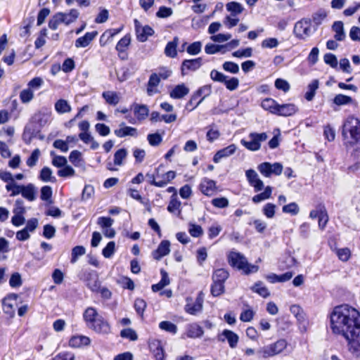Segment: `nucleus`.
I'll return each instance as SVG.
<instances>
[{
  "instance_id": "f257e3e1",
  "label": "nucleus",
  "mask_w": 360,
  "mask_h": 360,
  "mask_svg": "<svg viewBox=\"0 0 360 360\" xmlns=\"http://www.w3.org/2000/svg\"><path fill=\"white\" fill-rule=\"evenodd\" d=\"M330 328L334 334L344 337L349 350L360 354V312L355 308L342 304L335 307L330 316Z\"/></svg>"
},
{
  "instance_id": "f03ea898",
  "label": "nucleus",
  "mask_w": 360,
  "mask_h": 360,
  "mask_svg": "<svg viewBox=\"0 0 360 360\" xmlns=\"http://www.w3.org/2000/svg\"><path fill=\"white\" fill-rule=\"evenodd\" d=\"M341 134L346 147L360 144V120L349 116L342 124Z\"/></svg>"
},
{
  "instance_id": "7ed1b4c3",
  "label": "nucleus",
  "mask_w": 360,
  "mask_h": 360,
  "mask_svg": "<svg viewBox=\"0 0 360 360\" xmlns=\"http://www.w3.org/2000/svg\"><path fill=\"white\" fill-rule=\"evenodd\" d=\"M229 264L235 268L243 270L246 274L257 272L259 267L248 264L246 258L242 254L231 252L228 256Z\"/></svg>"
},
{
  "instance_id": "20e7f679",
  "label": "nucleus",
  "mask_w": 360,
  "mask_h": 360,
  "mask_svg": "<svg viewBox=\"0 0 360 360\" xmlns=\"http://www.w3.org/2000/svg\"><path fill=\"white\" fill-rule=\"evenodd\" d=\"M288 343L285 340L280 339L273 344L264 346L258 350L263 358H268L281 353L286 347Z\"/></svg>"
},
{
  "instance_id": "39448f33",
  "label": "nucleus",
  "mask_w": 360,
  "mask_h": 360,
  "mask_svg": "<svg viewBox=\"0 0 360 360\" xmlns=\"http://www.w3.org/2000/svg\"><path fill=\"white\" fill-rule=\"evenodd\" d=\"M250 141L242 139L240 141L241 144L245 146L248 150L251 151H257L261 148V142L264 141L267 139V134L263 133H250L249 134Z\"/></svg>"
},
{
  "instance_id": "423d86ee",
  "label": "nucleus",
  "mask_w": 360,
  "mask_h": 360,
  "mask_svg": "<svg viewBox=\"0 0 360 360\" xmlns=\"http://www.w3.org/2000/svg\"><path fill=\"white\" fill-rule=\"evenodd\" d=\"M311 20L304 18L297 22L295 25L293 32L295 36L301 39H304L310 36Z\"/></svg>"
},
{
  "instance_id": "0eeeda50",
  "label": "nucleus",
  "mask_w": 360,
  "mask_h": 360,
  "mask_svg": "<svg viewBox=\"0 0 360 360\" xmlns=\"http://www.w3.org/2000/svg\"><path fill=\"white\" fill-rule=\"evenodd\" d=\"M257 169L262 175L269 177L271 174L280 175L283 171V165L279 162L271 164L265 162L259 165Z\"/></svg>"
},
{
  "instance_id": "6e6552de",
  "label": "nucleus",
  "mask_w": 360,
  "mask_h": 360,
  "mask_svg": "<svg viewBox=\"0 0 360 360\" xmlns=\"http://www.w3.org/2000/svg\"><path fill=\"white\" fill-rule=\"evenodd\" d=\"M134 25L136 37L139 41H146L148 37L152 36L154 33L153 30L150 26H142L137 19L134 20Z\"/></svg>"
},
{
  "instance_id": "1a4fd4ad",
  "label": "nucleus",
  "mask_w": 360,
  "mask_h": 360,
  "mask_svg": "<svg viewBox=\"0 0 360 360\" xmlns=\"http://www.w3.org/2000/svg\"><path fill=\"white\" fill-rule=\"evenodd\" d=\"M217 340L219 342H224L226 340L228 341L229 347L232 349L236 348L238 345L239 337L238 335L233 332L232 330L225 329L221 333L217 336Z\"/></svg>"
},
{
  "instance_id": "9d476101",
  "label": "nucleus",
  "mask_w": 360,
  "mask_h": 360,
  "mask_svg": "<svg viewBox=\"0 0 360 360\" xmlns=\"http://www.w3.org/2000/svg\"><path fill=\"white\" fill-rule=\"evenodd\" d=\"M245 175L250 185L254 187L255 192H259L264 188L263 181L259 178L257 173L254 169H248L245 172Z\"/></svg>"
},
{
  "instance_id": "9b49d317",
  "label": "nucleus",
  "mask_w": 360,
  "mask_h": 360,
  "mask_svg": "<svg viewBox=\"0 0 360 360\" xmlns=\"http://www.w3.org/2000/svg\"><path fill=\"white\" fill-rule=\"evenodd\" d=\"M202 65V58L186 59L181 63V70L183 75L188 74V71H195Z\"/></svg>"
},
{
  "instance_id": "f8f14e48",
  "label": "nucleus",
  "mask_w": 360,
  "mask_h": 360,
  "mask_svg": "<svg viewBox=\"0 0 360 360\" xmlns=\"http://www.w3.org/2000/svg\"><path fill=\"white\" fill-rule=\"evenodd\" d=\"M90 329L96 333L103 335H108L111 333V326L110 323L102 316L91 326Z\"/></svg>"
},
{
  "instance_id": "ddd939ff",
  "label": "nucleus",
  "mask_w": 360,
  "mask_h": 360,
  "mask_svg": "<svg viewBox=\"0 0 360 360\" xmlns=\"http://www.w3.org/2000/svg\"><path fill=\"white\" fill-rule=\"evenodd\" d=\"M200 189L205 195H213L217 192L216 182L213 180L205 178L200 184Z\"/></svg>"
},
{
  "instance_id": "4468645a",
  "label": "nucleus",
  "mask_w": 360,
  "mask_h": 360,
  "mask_svg": "<svg viewBox=\"0 0 360 360\" xmlns=\"http://www.w3.org/2000/svg\"><path fill=\"white\" fill-rule=\"evenodd\" d=\"M170 252V243L169 240H162L159 244L158 248L152 252L153 258L160 260L164 256Z\"/></svg>"
},
{
  "instance_id": "2eb2a0df",
  "label": "nucleus",
  "mask_w": 360,
  "mask_h": 360,
  "mask_svg": "<svg viewBox=\"0 0 360 360\" xmlns=\"http://www.w3.org/2000/svg\"><path fill=\"white\" fill-rule=\"evenodd\" d=\"M150 352L155 360H165V352L160 341L154 340L149 343Z\"/></svg>"
},
{
  "instance_id": "dca6fc26",
  "label": "nucleus",
  "mask_w": 360,
  "mask_h": 360,
  "mask_svg": "<svg viewBox=\"0 0 360 360\" xmlns=\"http://www.w3.org/2000/svg\"><path fill=\"white\" fill-rule=\"evenodd\" d=\"M101 316L98 314L96 309L91 307H88L83 314L84 319L89 328H90L91 326L94 324Z\"/></svg>"
},
{
  "instance_id": "f3484780",
  "label": "nucleus",
  "mask_w": 360,
  "mask_h": 360,
  "mask_svg": "<svg viewBox=\"0 0 360 360\" xmlns=\"http://www.w3.org/2000/svg\"><path fill=\"white\" fill-rule=\"evenodd\" d=\"M236 150V146L234 144H231L226 148L218 150L213 158V161L218 163L222 158L229 157L233 155Z\"/></svg>"
},
{
  "instance_id": "a211bd4d",
  "label": "nucleus",
  "mask_w": 360,
  "mask_h": 360,
  "mask_svg": "<svg viewBox=\"0 0 360 360\" xmlns=\"http://www.w3.org/2000/svg\"><path fill=\"white\" fill-rule=\"evenodd\" d=\"M15 193H20L23 198L29 201H33L36 198V190L33 184L22 185L20 191H16Z\"/></svg>"
},
{
  "instance_id": "6ab92c4d",
  "label": "nucleus",
  "mask_w": 360,
  "mask_h": 360,
  "mask_svg": "<svg viewBox=\"0 0 360 360\" xmlns=\"http://www.w3.org/2000/svg\"><path fill=\"white\" fill-rule=\"evenodd\" d=\"M204 330L198 323H191L186 326V334L188 338H197L202 336Z\"/></svg>"
},
{
  "instance_id": "aec40b11",
  "label": "nucleus",
  "mask_w": 360,
  "mask_h": 360,
  "mask_svg": "<svg viewBox=\"0 0 360 360\" xmlns=\"http://www.w3.org/2000/svg\"><path fill=\"white\" fill-rule=\"evenodd\" d=\"M297 111V108L295 105L292 103H287L283 105H279L277 109L276 115L280 116H290L294 115Z\"/></svg>"
},
{
  "instance_id": "412c9836",
  "label": "nucleus",
  "mask_w": 360,
  "mask_h": 360,
  "mask_svg": "<svg viewBox=\"0 0 360 360\" xmlns=\"http://www.w3.org/2000/svg\"><path fill=\"white\" fill-rule=\"evenodd\" d=\"M97 34L96 31L86 32L84 36L78 38L75 41V46L77 48L87 46Z\"/></svg>"
},
{
  "instance_id": "4be33fe9",
  "label": "nucleus",
  "mask_w": 360,
  "mask_h": 360,
  "mask_svg": "<svg viewBox=\"0 0 360 360\" xmlns=\"http://www.w3.org/2000/svg\"><path fill=\"white\" fill-rule=\"evenodd\" d=\"M90 338L84 335L73 336L69 341V345L72 347H81L87 346L90 344Z\"/></svg>"
},
{
  "instance_id": "5701e85b",
  "label": "nucleus",
  "mask_w": 360,
  "mask_h": 360,
  "mask_svg": "<svg viewBox=\"0 0 360 360\" xmlns=\"http://www.w3.org/2000/svg\"><path fill=\"white\" fill-rule=\"evenodd\" d=\"M189 93V89L184 84L176 85L169 93V96L172 98L180 99L184 98Z\"/></svg>"
},
{
  "instance_id": "b1692460",
  "label": "nucleus",
  "mask_w": 360,
  "mask_h": 360,
  "mask_svg": "<svg viewBox=\"0 0 360 360\" xmlns=\"http://www.w3.org/2000/svg\"><path fill=\"white\" fill-rule=\"evenodd\" d=\"M332 29L335 32L334 37L337 41H341L345 39L346 34L344 30V24L342 21H335L332 26Z\"/></svg>"
},
{
  "instance_id": "393cba45",
  "label": "nucleus",
  "mask_w": 360,
  "mask_h": 360,
  "mask_svg": "<svg viewBox=\"0 0 360 360\" xmlns=\"http://www.w3.org/2000/svg\"><path fill=\"white\" fill-rule=\"evenodd\" d=\"M117 137H125L127 136L136 137L138 136L137 129L131 127H124L114 131Z\"/></svg>"
},
{
  "instance_id": "a878e982",
  "label": "nucleus",
  "mask_w": 360,
  "mask_h": 360,
  "mask_svg": "<svg viewBox=\"0 0 360 360\" xmlns=\"http://www.w3.org/2000/svg\"><path fill=\"white\" fill-rule=\"evenodd\" d=\"M160 82V79L158 75L155 73H153L148 80L147 93L148 96H152L158 92V90L155 89Z\"/></svg>"
},
{
  "instance_id": "bb28decb",
  "label": "nucleus",
  "mask_w": 360,
  "mask_h": 360,
  "mask_svg": "<svg viewBox=\"0 0 360 360\" xmlns=\"http://www.w3.org/2000/svg\"><path fill=\"white\" fill-rule=\"evenodd\" d=\"M319 82L318 79L312 80L307 86V91L304 94V98L308 101H311L314 99L316 91L319 89Z\"/></svg>"
},
{
  "instance_id": "cd10ccee",
  "label": "nucleus",
  "mask_w": 360,
  "mask_h": 360,
  "mask_svg": "<svg viewBox=\"0 0 360 360\" xmlns=\"http://www.w3.org/2000/svg\"><path fill=\"white\" fill-rule=\"evenodd\" d=\"M179 44V38L175 37L172 41H169L166 45L165 49V53L167 56L174 58L177 55L176 46Z\"/></svg>"
},
{
  "instance_id": "c85d7f7f",
  "label": "nucleus",
  "mask_w": 360,
  "mask_h": 360,
  "mask_svg": "<svg viewBox=\"0 0 360 360\" xmlns=\"http://www.w3.org/2000/svg\"><path fill=\"white\" fill-rule=\"evenodd\" d=\"M211 93V86L210 85H205L200 87L196 93L193 95V100H197L198 97H200L202 94H205L204 96L198 101L196 104L192 108L191 110L195 108L205 98L210 95Z\"/></svg>"
},
{
  "instance_id": "c756f323",
  "label": "nucleus",
  "mask_w": 360,
  "mask_h": 360,
  "mask_svg": "<svg viewBox=\"0 0 360 360\" xmlns=\"http://www.w3.org/2000/svg\"><path fill=\"white\" fill-rule=\"evenodd\" d=\"M54 108L59 114L68 113L72 110V108L68 101L62 98L55 103Z\"/></svg>"
},
{
  "instance_id": "7c9ffc66",
  "label": "nucleus",
  "mask_w": 360,
  "mask_h": 360,
  "mask_svg": "<svg viewBox=\"0 0 360 360\" xmlns=\"http://www.w3.org/2000/svg\"><path fill=\"white\" fill-rule=\"evenodd\" d=\"M181 202L177 199V196L176 194H174L171 197V200L167 206V210L170 213L175 214L177 212V216L179 217L181 214Z\"/></svg>"
},
{
  "instance_id": "2f4dec72",
  "label": "nucleus",
  "mask_w": 360,
  "mask_h": 360,
  "mask_svg": "<svg viewBox=\"0 0 360 360\" xmlns=\"http://www.w3.org/2000/svg\"><path fill=\"white\" fill-rule=\"evenodd\" d=\"M261 106L265 110H269L270 112L276 115L278 104L274 99L268 98L262 101Z\"/></svg>"
},
{
  "instance_id": "473e14b6",
  "label": "nucleus",
  "mask_w": 360,
  "mask_h": 360,
  "mask_svg": "<svg viewBox=\"0 0 360 360\" xmlns=\"http://www.w3.org/2000/svg\"><path fill=\"white\" fill-rule=\"evenodd\" d=\"M103 98L105 102L110 105H115L120 102V97L117 92L107 91L102 94Z\"/></svg>"
},
{
  "instance_id": "72a5a7b5",
  "label": "nucleus",
  "mask_w": 360,
  "mask_h": 360,
  "mask_svg": "<svg viewBox=\"0 0 360 360\" xmlns=\"http://www.w3.org/2000/svg\"><path fill=\"white\" fill-rule=\"evenodd\" d=\"M229 274L225 269H218L215 270L212 275V281L224 283L229 278Z\"/></svg>"
},
{
  "instance_id": "f704fd0d",
  "label": "nucleus",
  "mask_w": 360,
  "mask_h": 360,
  "mask_svg": "<svg viewBox=\"0 0 360 360\" xmlns=\"http://www.w3.org/2000/svg\"><path fill=\"white\" fill-rule=\"evenodd\" d=\"M226 8L227 11H229L231 15L233 16H236L241 13L244 10V8L242 6V4L236 1L229 2L228 4H226Z\"/></svg>"
},
{
  "instance_id": "c9c22d12",
  "label": "nucleus",
  "mask_w": 360,
  "mask_h": 360,
  "mask_svg": "<svg viewBox=\"0 0 360 360\" xmlns=\"http://www.w3.org/2000/svg\"><path fill=\"white\" fill-rule=\"evenodd\" d=\"M354 103V100L352 97L340 94H337L333 98V103L340 106Z\"/></svg>"
},
{
  "instance_id": "e433bc0d",
  "label": "nucleus",
  "mask_w": 360,
  "mask_h": 360,
  "mask_svg": "<svg viewBox=\"0 0 360 360\" xmlns=\"http://www.w3.org/2000/svg\"><path fill=\"white\" fill-rule=\"evenodd\" d=\"M134 111V115L140 120H144L148 115V108L145 105H135Z\"/></svg>"
},
{
  "instance_id": "4c0bfd02",
  "label": "nucleus",
  "mask_w": 360,
  "mask_h": 360,
  "mask_svg": "<svg viewBox=\"0 0 360 360\" xmlns=\"http://www.w3.org/2000/svg\"><path fill=\"white\" fill-rule=\"evenodd\" d=\"M62 18V13H58L54 15L49 22V28L56 30L60 23H64V19Z\"/></svg>"
},
{
  "instance_id": "58836bf2",
  "label": "nucleus",
  "mask_w": 360,
  "mask_h": 360,
  "mask_svg": "<svg viewBox=\"0 0 360 360\" xmlns=\"http://www.w3.org/2000/svg\"><path fill=\"white\" fill-rule=\"evenodd\" d=\"M39 177L44 182H53L56 180L55 177L52 176L51 169L48 167H44L41 169Z\"/></svg>"
},
{
  "instance_id": "ea45409f",
  "label": "nucleus",
  "mask_w": 360,
  "mask_h": 360,
  "mask_svg": "<svg viewBox=\"0 0 360 360\" xmlns=\"http://www.w3.org/2000/svg\"><path fill=\"white\" fill-rule=\"evenodd\" d=\"M79 12L76 9H72L68 13H62L63 19H64V23L69 25L70 23L76 20L79 16Z\"/></svg>"
},
{
  "instance_id": "a19ab883",
  "label": "nucleus",
  "mask_w": 360,
  "mask_h": 360,
  "mask_svg": "<svg viewBox=\"0 0 360 360\" xmlns=\"http://www.w3.org/2000/svg\"><path fill=\"white\" fill-rule=\"evenodd\" d=\"M290 312L296 317L299 322H302L305 319V314L302 308L297 304L290 307Z\"/></svg>"
},
{
  "instance_id": "79ce46f5",
  "label": "nucleus",
  "mask_w": 360,
  "mask_h": 360,
  "mask_svg": "<svg viewBox=\"0 0 360 360\" xmlns=\"http://www.w3.org/2000/svg\"><path fill=\"white\" fill-rule=\"evenodd\" d=\"M159 328L162 330H165L172 334H175L177 332V326L168 321L160 322L159 323Z\"/></svg>"
},
{
  "instance_id": "37998d69",
  "label": "nucleus",
  "mask_w": 360,
  "mask_h": 360,
  "mask_svg": "<svg viewBox=\"0 0 360 360\" xmlns=\"http://www.w3.org/2000/svg\"><path fill=\"white\" fill-rule=\"evenodd\" d=\"M130 41H131V38H130L129 35H125L117 42L115 49L119 53L124 52L126 48L129 45Z\"/></svg>"
},
{
  "instance_id": "c03bdc74",
  "label": "nucleus",
  "mask_w": 360,
  "mask_h": 360,
  "mask_svg": "<svg viewBox=\"0 0 360 360\" xmlns=\"http://www.w3.org/2000/svg\"><path fill=\"white\" fill-rule=\"evenodd\" d=\"M282 211L284 213L290 214L291 215H297L300 212V208L296 202H290L283 207Z\"/></svg>"
},
{
  "instance_id": "a18cd8bd",
  "label": "nucleus",
  "mask_w": 360,
  "mask_h": 360,
  "mask_svg": "<svg viewBox=\"0 0 360 360\" xmlns=\"http://www.w3.org/2000/svg\"><path fill=\"white\" fill-rule=\"evenodd\" d=\"M224 292V283L213 281L211 286V293L214 297H217Z\"/></svg>"
},
{
  "instance_id": "49530a36",
  "label": "nucleus",
  "mask_w": 360,
  "mask_h": 360,
  "mask_svg": "<svg viewBox=\"0 0 360 360\" xmlns=\"http://www.w3.org/2000/svg\"><path fill=\"white\" fill-rule=\"evenodd\" d=\"M34 98V93L32 89H23L20 94V99L23 103H27L30 102Z\"/></svg>"
},
{
  "instance_id": "de8ad7c7",
  "label": "nucleus",
  "mask_w": 360,
  "mask_h": 360,
  "mask_svg": "<svg viewBox=\"0 0 360 360\" xmlns=\"http://www.w3.org/2000/svg\"><path fill=\"white\" fill-rule=\"evenodd\" d=\"M86 250L85 248L83 246H75L72 250V254H71V262L75 263L77 262L79 257L82 256L85 254Z\"/></svg>"
},
{
  "instance_id": "09e8293b",
  "label": "nucleus",
  "mask_w": 360,
  "mask_h": 360,
  "mask_svg": "<svg viewBox=\"0 0 360 360\" xmlns=\"http://www.w3.org/2000/svg\"><path fill=\"white\" fill-rule=\"evenodd\" d=\"M222 67L225 71L232 74H237L240 70L238 65L233 62L226 61L223 63Z\"/></svg>"
},
{
  "instance_id": "8fccbe9b",
  "label": "nucleus",
  "mask_w": 360,
  "mask_h": 360,
  "mask_svg": "<svg viewBox=\"0 0 360 360\" xmlns=\"http://www.w3.org/2000/svg\"><path fill=\"white\" fill-rule=\"evenodd\" d=\"M127 154V152L124 148H121L116 151L114 155L115 165L120 166L122 164V160L126 158Z\"/></svg>"
},
{
  "instance_id": "3c124183",
  "label": "nucleus",
  "mask_w": 360,
  "mask_h": 360,
  "mask_svg": "<svg viewBox=\"0 0 360 360\" xmlns=\"http://www.w3.org/2000/svg\"><path fill=\"white\" fill-rule=\"evenodd\" d=\"M224 84L227 89H229V91H234L238 87L239 80L236 77H228L225 79Z\"/></svg>"
},
{
  "instance_id": "603ef678",
  "label": "nucleus",
  "mask_w": 360,
  "mask_h": 360,
  "mask_svg": "<svg viewBox=\"0 0 360 360\" xmlns=\"http://www.w3.org/2000/svg\"><path fill=\"white\" fill-rule=\"evenodd\" d=\"M202 43L200 41H195L191 44L186 49V51L190 55H197L201 51Z\"/></svg>"
},
{
  "instance_id": "864d4df0",
  "label": "nucleus",
  "mask_w": 360,
  "mask_h": 360,
  "mask_svg": "<svg viewBox=\"0 0 360 360\" xmlns=\"http://www.w3.org/2000/svg\"><path fill=\"white\" fill-rule=\"evenodd\" d=\"M251 289L263 297H267L270 295L268 289L264 286H262L260 283H255Z\"/></svg>"
},
{
  "instance_id": "5fc2aeb1",
  "label": "nucleus",
  "mask_w": 360,
  "mask_h": 360,
  "mask_svg": "<svg viewBox=\"0 0 360 360\" xmlns=\"http://www.w3.org/2000/svg\"><path fill=\"white\" fill-rule=\"evenodd\" d=\"M39 155H40V150L38 148L32 151L31 155L27 160L26 163H27V166H29L30 167H32L35 166L39 160Z\"/></svg>"
},
{
  "instance_id": "6e6d98bb",
  "label": "nucleus",
  "mask_w": 360,
  "mask_h": 360,
  "mask_svg": "<svg viewBox=\"0 0 360 360\" xmlns=\"http://www.w3.org/2000/svg\"><path fill=\"white\" fill-rule=\"evenodd\" d=\"M147 139L152 146H157L162 141V137L158 133L148 134Z\"/></svg>"
},
{
  "instance_id": "4d7b16f0",
  "label": "nucleus",
  "mask_w": 360,
  "mask_h": 360,
  "mask_svg": "<svg viewBox=\"0 0 360 360\" xmlns=\"http://www.w3.org/2000/svg\"><path fill=\"white\" fill-rule=\"evenodd\" d=\"M225 48L224 45H216L214 44H207L205 47V51L207 54H214L221 51Z\"/></svg>"
},
{
  "instance_id": "13d9d810",
  "label": "nucleus",
  "mask_w": 360,
  "mask_h": 360,
  "mask_svg": "<svg viewBox=\"0 0 360 360\" xmlns=\"http://www.w3.org/2000/svg\"><path fill=\"white\" fill-rule=\"evenodd\" d=\"M75 169L70 165H65L58 171V175L61 177H69L75 175Z\"/></svg>"
},
{
  "instance_id": "bf43d9fd",
  "label": "nucleus",
  "mask_w": 360,
  "mask_h": 360,
  "mask_svg": "<svg viewBox=\"0 0 360 360\" xmlns=\"http://www.w3.org/2000/svg\"><path fill=\"white\" fill-rule=\"evenodd\" d=\"M326 16L327 14L324 11H319L313 15L312 21L314 22L316 26L318 27L322 23Z\"/></svg>"
},
{
  "instance_id": "052dcab7",
  "label": "nucleus",
  "mask_w": 360,
  "mask_h": 360,
  "mask_svg": "<svg viewBox=\"0 0 360 360\" xmlns=\"http://www.w3.org/2000/svg\"><path fill=\"white\" fill-rule=\"evenodd\" d=\"M323 59L324 62L330 67L333 68H336L338 67V59L334 54L330 53H326L324 55Z\"/></svg>"
},
{
  "instance_id": "680f3d73",
  "label": "nucleus",
  "mask_w": 360,
  "mask_h": 360,
  "mask_svg": "<svg viewBox=\"0 0 360 360\" xmlns=\"http://www.w3.org/2000/svg\"><path fill=\"white\" fill-rule=\"evenodd\" d=\"M210 78L214 82L224 83V82L225 81V79L228 78V76L217 71V70H212L210 72Z\"/></svg>"
},
{
  "instance_id": "e2e57ef3",
  "label": "nucleus",
  "mask_w": 360,
  "mask_h": 360,
  "mask_svg": "<svg viewBox=\"0 0 360 360\" xmlns=\"http://www.w3.org/2000/svg\"><path fill=\"white\" fill-rule=\"evenodd\" d=\"M9 284L12 288H18L22 285V278L19 273L13 274L9 280Z\"/></svg>"
},
{
  "instance_id": "0e129e2a",
  "label": "nucleus",
  "mask_w": 360,
  "mask_h": 360,
  "mask_svg": "<svg viewBox=\"0 0 360 360\" xmlns=\"http://www.w3.org/2000/svg\"><path fill=\"white\" fill-rule=\"evenodd\" d=\"M115 243L113 241L109 242L103 250V255L105 258H110L115 252Z\"/></svg>"
},
{
  "instance_id": "69168bd1",
  "label": "nucleus",
  "mask_w": 360,
  "mask_h": 360,
  "mask_svg": "<svg viewBox=\"0 0 360 360\" xmlns=\"http://www.w3.org/2000/svg\"><path fill=\"white\" fill-rule=\"evenodd\" d=\"M120 335L122 338H128L132 341L136 340L138 338L136 333L131 328H126L122 330L120 333Z\"/></svg>"
},
{
  "instance_id": "338daca9",
  "label": "nucleus",
  "mask_w": 360,
  "mask_h": 360,
  "mask_svg": "<svg viewBox=\"0 0 360 360\" xmlns=\"http://www.w3.org/2000/svg\"><path fill=\"white\" fill-rule=\"evenodd\" d=\"M212 204L218 208H224L229 206V200L226 198H217L212 200Z\"/></svg>"
},
{
  "instance_id": "774afa93",
  "label": "nucleus",
  "mask_w": 360,
  "mask_h": 360,
  "mask_svg": "<svg viewBox=\"0 0 360 360\" xmlns=\"http://www.w3.org/2000/svg\"><path fill=\"white\" fill-rule=\"evenodd\" d=\"M276 205L272 203H267L263 207V213L267 218H273L275 215Z\"/></svg>"
}]
</instances>
